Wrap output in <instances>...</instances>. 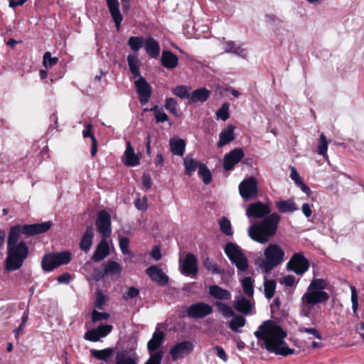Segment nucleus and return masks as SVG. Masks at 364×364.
I'll return each instance as SVG.
<instances>
[{
    "mask_svg": "<svg viewBox=\"0 0 364 364\" xmlns=\"http://www.w3.org/2000/svg\"><path fill=\"white\" fill-rule=\"evenodd\" d=\"M270 208L262 202L251 203L246 209V215L251 218H262L263 220L256 223L248 229L249 236L255 241L264 244L269 241L277 230L278 224L281 220L277 213H270Z\"/></svg>",
    "mask_w": 364,
    "mask_h": 364,
    "instance_id": "1",
    "label": "nucleus"
},
{
    "mask_svg": "<svg viewBox=\"0 0 364 364\" xmlns=\"http://www.w3.org/2000/svg\"><path fill=\"white\" fill-rule=\"evenodd\" d=\"M254 334L259 341H263L269 352L284 356L294 353V350L289 348L284 341L287 333L271 321L263 322Z\"/></svg>",
    "mask_w": 364,
    "mask_h": 364,
    "instance_id": "2",
    "label": "nucleus"
},
{
    "mask_svg": "<svg viewBox=\"0 0 364 364\" xmlns=\"http://www.w3.org/2000/svg\"><path fill=\"white\" fill-rule=\"evenodd\" d=\"M327 282L323 279H313L307 287L306 291L301 299V313L309 317L318 304L324 303L329 299V295L323 289L327 287Z\"/></svg>",
    "mask_w": 364,
    "mask_h": 364,
    "instance_id": "3",
    "label": "nucleus"
},
{
    "mask_svg": "<svg viewBox=\"0 0 364 364\" xmlns=\"http://www.w3.org/2000/svg\"><path fill=\"white\" fill-rule=\"evenodd\" d=\"M284 250L277 244H269L264 250L263 255L255 259V264L264 273L270 272L284 260Z\"/></svg>",
    "mask_w": 364,
    "mask_h": 364,
    "instance_id": "4",
    "label": "nucleus"
},
{
    "mask_svg": "<svg viewBox=\"0 0 364 364\" xmlns=\"http://www.w3.org/2000/svg\"><path fill=\"white\" fill-rule=\"evenodd\" d=\"M28 255L26 244L21 241L18 245L7 247L5 268L8 271H14L21 268Z\"/></svg>",
    "mask_w": 364,
    "mask_h": 364,
    "instance_id": "5",
    "label": "nucleus"
},
{
    "mask_svg": "<svg viewBox=\"0 0 364 364\" xmlns=\"http://www.w3.org/2000/svg\"><path fill=\"white\" fill-rule=\"evenodd\" d=\"M214 304L224 318H232L227 323L228 327L235 333H241L240 328L246 324L245 318L235 314L232 308L225 303L216 301Z\"/></svg>",
    "mask_w": 364,
    "mask_h": 364,
    "instance_id": "6",
    "label": "nucleus"
},
{
    "mask_svg": "<svg viewBox=\"0 0 364 364\" xmlns=\"http://www.w3.org/2000/svg\"><path fill=\"white\" fill-rule=\"evenodd\" d=\"M71 260L70 252L46 254L41 260V267L45 272H51L60 265L67 264Z\"/></svg>",
    "mask_w": 364,
    "mask_h": 364,
    "instance_id": "7",
    "label": "nucleus"
},
{
    "mask_svg": "<svg viewBox=\"0 0 364 364\" xmlns=\"http://www.w3.org/2000/svg\"><path fill=\"white\" fill-rule=\"evenodd\" d=\"M225 252L238 270L244 272L247 269L248 260L238 245L228 242L225 247Z\"/></svg>",
    "mask_w": 364,
    "mask_h": 364,
    "instance_id": "8",
    "label": "nucleus"
},
{
    "mask_svg": "<svg viewBox=\"0 0 364 364\" xmlns=\"http://www.w3.org/2000/svg\"><path fill=\"white\" fill-rule=\"evenodd\" d=\"M309 262L301 252L294 253L287 263V269L298 275H303L309 269Z\"/></svg>",
    "mask_w": 364,
    "mask_h": 364,
    "instance_id": "9",
    "label": "nucleus"
},
{
    "mask_svg": "<svg viewBox=\"0 0 364 364\" xmlns=\"http://www.w3.org/2000/svg\"><path fill=\"white\" fill-rule=\"evenodd\" d=\"M239 192L241 197L247 200L257 196V182L254 177L244 179L239 185Z\"/></svg>",
    "mask_w": 364,
    "mask_h": 364,
    "instance_id": "10",
    "label": "nucleus"
},
{
    "mask_svg": "<svg viewBox=\"0 0 364 364\" xmlns=\"http://www.w3.org/2000/svg\"><path fill=\"white\" fill-rule=\"evenodd\" d=\"M97 230L102 238H108L112 233L111 217L106 210L98 213L96 220Z\"/></svg>",
    "mask_w": 364,
    "mask_h": 364,
    "instance_id": "11",
    "label": "nucleus"
},
{
    "mask_svg": "<svg viewBox=\"0 0 364 364\" xmlns=\"http://www.w3.org/2000/svg\"><path fill=\"white\" fill-rule=\"evenodd\" d=\"M212 311L213 308L210 305L203 302H198L191 305L186 313L191 318H201L210 314Z\"/></svg>",
    "mask_w": 364,
    "mask_h": 364,
    "instance_id": "12",
    "label": "nucleus"
},
{
    "mask_svg": "<svg viewBox=\"0 0 364 364\" xmlns=\"http://www.w3.org/2000/svg\"><path fill=\"white\" fill-rule=\"evenodd\" d=\"M193 344L191 341H182L174 345L170 350V355L173 360H177L190 354L193 349Z\"/></svg>",
    "mask_w": 364,
    "mask_h": 364,
    "instance_id": "13",
    "label": "nucleus"
},
{
    "mask_svg": "<svg viewBox=\"0 0 364 364\" xmlns=\"http://www.w3.org/2000/svg\"><path fill=\"white\" fill-rule=\"evenodd\" d=\"M134 85L141 105H146L149 102L151 95V89L150 85L143 77L138 78L134 82Z\"/></svg>",
    "mask_w": 364,
    "mask_h": 364,
    "instance_id": "14",
    "label": "nucleus"
},
{
    "mask_svg": "<svg viewBox=\"0 0 364 364\" xmlns=\"http://www.w3.org/2000/svg\"><path fill=\"white\" fill-rule=\"evenodd\" d=\"M112 325H100L96 328L91 329L85 333L84 338L92 342L98 341L100 338L107 336L112 330Z\"/></svg>",
    "mask_w": 364,
    "mask_h": 364,
    "instance_id": "15",
    "label": "nucleus"
},
{
    "mask_svg": "<svg viewBox=\"0 0 364 364\" xmlns=\"http://www.w3.org/2000/svg\"><path fill=\"white\" fill-rule=\"evenodd\" d=\"M181 273L187 276H196L198 272L197 259L193 254H188L183 262L181 261Z\"/></svg>",
    "mask_w": 364,
    "mask_h": 364,
    "instance_id": "16",
    "label": "nucleus"
},
{
    "mask_svg": "<svg viewBox=\"0 0 364 364\" xmlns=\"http://www.w3.org/2000/svg\"><path fill=\"white\" fill-rule=\"evenodd\" d=\"M244 157V152L242 149H235L228 154H225L223 159V167L226 171L233 168Z\"/></svg>",
    "mask_w": 364,
    "mask_h": 364,
    "instance_id": "17",
    "label": "nucleus"
},
{
    "mask_svg": "<svg viewBox=\"0 0 364 364\" xmlns=\"http://www.w3.org/2000/svg\"><path fill=\"white\" fill-rule=\"evenodd\" d=\"M52 225L50 221L38 224L25 225L22 227V233L27 235H33L43 233L48 231Z\"/></svg>",
    "mask_w": 364,
    "mask_h": 364,
    "instance_id": "18",
    "label": "nucleus"
},
{
    "mask_svg": "<svg viewBox=\"0 0 364 364\" xmlns=\"http://www.w3.org/2000/svg\"><path fill=\"white\" fill-rule=\"evenodd\" d=\"M254 301L251 299H247L242 295H238L235 297L234 301L235 309L240 313L248 314L251 312L252 309L254 307Z\"/></svg>",
    "mask_w": 364,
    "mask_h": 364,
    "instance_id": "19",
    "label": "nucleus"
},
{
    "mask_svg": "<svg viewBox=\"0 0 364 364\" xmlns=\"http://www.w3.org/2000/svg\"><path fill=\"white\" fill-rule=\"evenodd\" d=\"M109 364H138V357L135 353L121 350L117 353L115 361Z\"/></svg>",
    "mask_w": 364,
    "mask_h": 364,
    "instance_id": "20",
    "label": "nucleus"
},
{
    "mask_svg": "<svg viewBox=\"0 0 364 364\" xmlns=\"http://www.w3.org/2000/svg\"><path fill=\"white\" fill-rule=\"evenodd\" d=\"M106 4L113 21L119 30L123 20L119 11V3L118 0H106Z\"/></svg>",
    "mask_w": 364,
    "mask_h": 364,
    "instance_id": "21",
    "label": "nucleus"
},
{
    "mask_svg": "<svg viewBox=\"0 0 364 364\" xmlns=\"http://www.w3.org/2000/svg\"><path fill=\"white\" fill-rule=\"evenodd\" d=\"M122 161L127 166H135L139 164V157L134 153V148L129 141H127Z\"/></svg>",
    "mask_w": 364,
    "mask_h": 364,
    "instance_id": "22",
    "label": "nucleus"
},
{
    "mask_svg": "<svg viewBox=\"0 0 364 364\" xmlns=\"http://www.w3.org/2000/svg\"><path fill=\"white\" fill-rule=\"evenodd\" d=\"M146 272L151 279V280L160 284L165 285L168 281V277L162 272L161 269L155 265L147 268Z\"/></svg>",
    "mask_w": 364,
    "mask_h": 364,
    "instance_id": "23",
    "label": "nucleus"
},
{
    "mask_svg": "<svg viewBox=\"0 0 364 364\" xmlns=\"http://www.w3.org/2000/svg\"><path fill=\"white\" fill-rule=\"evenodd\" d=\"M223 46L225 53H232L243 58L247 55V50L237 45L235 41H225L223 43Z\"/></svg>",
    "mask_w": 364,
    "mask_h": 364,
    "instance_id": "24",
    "label": "nucleus"
},
{
    "mask_svg": "<svg viewBox=\"0 0 364 364\" xmlns=\"http://www.w3.org/2000/svg\"><path fill=\"white\" fill-rule=\"evenodd\" d=\"M164 340V332L156 330L153 334L151 339L148 342L147 348L149 353H154L159 351V349L162 345Z\"/></svg>",
    "mask_w": 364,
    "mask_h": 364,
    "instance_id": "25",
    "label": "nucleus"
},
{
    "mask_svg": "<svg viewBox=\"0 0 364 364\" xmlns=\"http://www.w3.org/2000/svg\"><path fill=\"white\" fill-rule=\"evenodd\" d=\"M235 127L229 124L225 129L221 131L219 135L218 146L222 147L235 139Z\"/></svg>",
    "mask_w": 364,
    "mask_h": 364,
    "instance_id": "26",
    "label": "nucleus"
},
{
    "mask_svg": "<svg viewBox=\"0 0 364 364\" xmlns=\"http://www.w3.org/2000/svg\"><path fill=\"white\" fill-rule=\"evenodd\" d=\"M275 207L282 213H293L299 210L294 199L278 200L275 203Z\"/></svg>",
    "mask_w": 364,
    "mask_h": 364,
    "instance_id": "27",
    "label": "nucleus"
},
{
    "mask_svg": "<svg viewBox=\"0 0 364 364\" xmlns=\"http://www.w3.org/2000/svg\"><path fill=\"white\" fill-rule=\"evenodd\" d=\"M161 61L163 66L168 69L175 68L178 64V57L168 50H164L162 52Z\"/></svg>",
    "mask_w": 364,
    "mask_h": 364,
    "instance_id": "28",
    "label": "nucleus"
},
{
    "mask_svg": "<svg viewBox=\"0 0 364 364\" xmlns=\"http://www.w3.org/2000/svg\"><path fill=\"white\" fill-rule=\"evenodd\" d=\"M107 238H102L98 244L92 259L95 262H100L105 259L109 254V246L107 242Z\"/></svg>",
    "mask_w": 364,
    "mask_h": 364,
    "instance_id": "29",
    "label": "nucleus"
},
{
    "mask_svg": "<svg viewBox=\"0 0 364 364\" xmlns=\"http://www.w3.org/2000/svg\"><path fill=\"white\" fill-rule=\"evenodd\" d=\"M94 237V229L92 226L87 227L86 230L85 231L82 240L80 241V249L87 252L92 245V239Z\"/></svg>",
    "mask_w": 364,
    "mask_h": 364,
    "instance_id": "30",
    "label": "nucleus"
},
{
    "mask_svg": "<svg viewBox=\"0 0 364 364\" xmlns=\"http://www.w3.org/2000/svg\"><path fill=\"white\" fill-rule=\"evenodd\" d=\"M209 294L211 296L218 300L228 301L231 299V293L218 285L210 286Z\"/></svg>",
    "mask_w": 364,
    "mask_h": 364,
    "instance_id": "31",
    "label": "nucleus"
},
{
    "mask_svg": "<svg viewBox=\"0 0 364 364\" xmlns=\"http://www.w3.org/2000/svg\"><path fill=\"white\" fill-rule=\"evenodd\" d=\"M144 48L146 53L152 58H156L160 54V46L159 43L152 38L145 41Z\"/></svg>",
    "mask_w": 364,
    "mask_h": 364,
    "instance_id": "32",
    "label": "nucleus"
},
{
    "mask_svg": "<svg viewBox=\"0 0 364 364\" xmlns=\"http://www.w3.org/2000/svg\"><path fill=\"white\" fill-rule=\"evenodd\" d=\"M171 151L174 155L182 156L184 154L186 142L179 138H171L169 141Z\"/></svg>",
    "mask_w": 364,
    "mask_h": 364,
    "instance_id": "33",
    "label": "nucleus"
},
{
    "mask_svg": "<svg viewBox=\"0 0 364 364\" xmlns=\"http://www.w3.org/2000/svg\"><path fill=\"white\" fill-rule=\"evenodd\" d=\"M114 353L113 348H105L103 350L91 349L90 354L95 358L107 362L109 364L111 363L109 360Z\"/></svg>",
    "mask_w": 364,
    "mask_h": 364,
    "instance_id": "34",
    "label": "nucleus"
},
{
    "mask_svg": "<svg viewBox=\"0 0 364 364\" xmlns=\"http://www.w3.org/2000/svg\"><path fill=\"white\" fill-rule=\"evenodd\" d=\"M291 173H290V178L292 181H294L296 185L301 188V190L306 193L307 195H309L311 193V190L309 186H307L303 181L302 179L296 170V168L293 166L290 167Z\"/></svg>",
    "mask_w": 364,
    "mask_h": 364,
    "instance_id": "35",
    "label": "nucleus"
},
{
    "mask_svg": "<svg viewBox=\"0 0 364 364\" xmlns=\"http://www.w3.org/2000/svg\"><path fill=\"white\" fill-rule=\"evenodd\" d=\"M210 96V92L204 87L194 90L190 97V102L195 103L197 102H203L207 100Z\"/></svg>",
    "mask_w": 364,
    "mask_h": 364,
    "instance_id": "36",
    "label": "nucleus"
},
{
    "mask_svg": "<svg viewBox=\"0 0 364 364\" xmlns=\"http://www.w3.org/2000/svg\"><path fill=\"white\" fill-rule=\"evenodd\" d=\"M128 65L134 77H142L139 70V60L136 55H129L127 57Z\"/></svg>",
    "mask_w": 364,
    "mask_h": 364,
    "instance_id": "37",
    "label": "nucleus"
},
{
    "mask_svg": "<svg viewBox=\"0 0 364 364\" xmlns=\"http://www.w3.org/2000/svg\"><path fill=\"white\" fill-rule=\"evenodd\" d=\"M21 232H22V227L19 225L14 226L11 229L7 241V247L18 245V239Z\"/></svg>",
    "mask_w": 364,
    "mask_h": 364,
    "instance_id": "38",
    "label": "nucleus"
},
{
    "mask_svg": "<svg viewBox=\"0 0 364 364\" xmlns=\"http://www.w3.org/2000/svg\"><path fill=\"white\" fill-rule=\"evenodd\" d=\"M201 163H198L195 161L191 156H186L183 159V165L185 167V173L188 176H191L197 168H199V165Z\"/></svg>",
    "mask_w": 364,
    "mask_h": 364,
    "instance_id": "39",
    "label": "nucleus"
},
{
    "mask_svg": "<svg viewBox=\"0 0 364 364\" xmlns=\"http://www.w3.org/2000/svg\"><path fill=\"white\" fill-rule=\"evenodd\" d=\"M218 225L222 233L227 236H232L234 234L231 222L226 217L223 216L218 220Z\"/></svg>",
    "mask_w": 364,
    "mask_h": 364,
    "instance_id": "40",
    "label": "nucleus"
},
{
    "mask_svg": "<svg viewBox=\"0 0 364 364\" xmlns=\"http://www.w3.org/2000/svg\"><path fill=\"white\" fill-rule=\"evenodd\" d=\"M122 270V266L114 261L107 262L105 267V274L119 276Z\"/></svg>",
    "mask_w": 364,
    "mask_h": 364,
    "instance_id": "41",
    "label": "nucleus"
},
{
    "mask_svg": "<svg viewBox=\"0 0 364 364\" xmlns=\"http://www.w3.org/2000/svg\"><path fill=\"white\" fill-rule=\"evenodd\" d=\"M242 286L244 293L249 297H252L254 295V282L251 277H244L242 281Z\"/></svg>",
    "mask_w": 364,
    "mask_h": 364,
    "instance_id": "42",
    "label": "nucleus"
},
{
    "mask_svg": "<svg viewBox=\"0 0 364 364\" xmlns=\"http://www.w3.org/2000/svg\"><path fill=\"white\" fill-rule=\"evenodd\" d=\"M276 282L273 279H264V295L267 299H270L273 297L275 289H276Z\"/></svg>",
    "mask_w": 364,
    "mask_h": 364,
    "instance_id": "43",
    "label": "nucleus"
},
{
    "mask_svg": "<svg viewBox=\"0 0 364 364\" xmlns=\"http://www.w3.org/2000/svg\"><path fill=\"white\" fill-rule=\"evenodd\" d=\"M198 175L200 178H202L203 183L205 185H208L211 182V173L204 164H200L199 165Z\"/></svg>",
    "mask_w": 364,
    "mask_h": 364,
    "instance_id": "44",
    "label": "nucleus"
},
{
    "mask_svg": "<svg viewBox=\"0 0 364 364\" xmlns=\"http://www.w3.org/2000/svg\"><path fill=\"white\" fill-rule=\"evenodd\" d=\"M143 37L132 36L129 38L128 45L133 51H138L144 44Z\"/></svg>",
    "mask_w": 364,
    "mask_h": 364,
    "instance_id": "45",
    "label": "nucleus"
},
{
    "mask_svg": "<svg viewBox=\"0 0 364 364\" xmlns=\"http://www.w3.org/2000/svg\"><path fill=\"white\" fill-rule=\"evenodd\" d=\"M318 154L323 157H327L328 141L323 134L320 135V143L318 146Z\"/></svg>",
    "mask_w": 364,
    "mask_h": 364,
    "instance_id": "46",
    "label": "nucleus"
},
{
    "mask_svg": "<svg viewBox=\"0 0 364 364\" xmlns=\"http://www.w3.org/2000/svg\"><path fill=\"white\" fill-rule=\"evenodd\" d=\"M58 61L56 57H52L50 52H46L43 55V64L46 68H50L55 65Z\"/></svg>",
    "mask_w": 364,
    "mask_h": 364,
    "instance_id": "47",
    "label": "nucleus"
},
{
    "mask_svg": "<svg viewBox=\"0 0 364 364\" xmlns=\"http://www.w3.org/2000/svg\"><path fill=\"white\" fill-rule=\"evenodd\" d=\"M177 106L178 104L175 99L169 97L166 100V109L176 117L178 116Z\"/></svg>",
    "mask_w": 364,
    "mask_h": 364,
    "instance_id": "48",
    "label": "nucleus"
},
{
    "mask_svg": "<svg viewBox=\"0 0 364 364\" xmlns=\"http://www.w3.org/2000/svg\"><path fill=\"white\" fill-rule=\"evenodd\" d=\"M190 90L191 88L189 87L178 85L173 90V93L182 99H184L188 97V92Z\"/></svg>",
    "mask_w": 364,
    "mask_h": 364,
    "instance_id": "49",
    "label": "nucleus"
},
{
    "mask_svg": "<svg viewBox=\"0 0 364 364\" xmlns=\"http://www.w3.org/2000/svg\"><path fill=\"white\" fill-rule=\"evenodd\" d=\"M350 291H351L352 309H353V314L355 315H357V311L358 309V296L357 290H356L355 287L353 286H351Z\"/></svg>",
    "mask_w": 364,
    "mask_h": 364,
    "instance_id": "50",
    "label": "nucleus"
},
{
    "mask_svg": "<svg viewBox=\"0 0 364 364\" xmlns=\"http://www.w3.org/2000/svg\"><path fill=\"white\" fill-rule=\"evenodd\" d=\"M154 112L155 118L157 122H164L168 120L167 114L164 112L162 109H159L157 106H155L151 109Z\"/></svg>",
    "mask_w": 364,
    "mask_h": 364,
    "instance_id": "51",
    "label": "nucleus"
},
{
    "mask_svg": "<svg viewBox=\"0 0 364 364\" xmlns=\"http://www.w3.org/2000/svg\"><path fill=\"white\" fill-rule=\"evenodd\" d=\"M109 318V314L105 312H99L97 310H93L92 312V320L94 323L107 320Z\"/></svg>",
    "mask_w": 364,
    "mask_h": 364,
    "instance_id": "52",
    "label": "nucleus"
},
{
    "mask_svg": "<svg viewBox=\"0 0 364 364\" xmlns=\"http://www.w3.org/2000/svg\"><path fill=\"white\" fill-rule=\"evenodd\" d=\"M163 357L162 351L150 353V358L144 364H161Z\"/></svg>",
    "mask_w": 364,
    "mask_h": 364,
    "instance_id": "53",
    "label": "nucleus"
},
{
    "mask_svg": "<svg viewBox=\"0 0 364 364\" xmlns=\"http://www.w3.org/2000/svg\"><path fill=\"white\" fill-rule=\"evenodd\" d=\"M217 117L223 121H226L229 118V106L224 104L216 113Z\"/></svg>",
    "mask_w": 364,
    "mask_h": 364,
    "instance_id": "54",
    "label": "nucleus"
},
{
    "mask_svg": "<svg viewBox=\"0 0 364 364\" xmlns=\"http://www.w3.org/2000/svg\"><path fill=\"white\" fill-rule=\"evenodd\" d=\"M299 331L312 335L314 338L321 340L322 337L320 332L315 328H306L304 326L299 327Z\"/></svg>",
    "mask_w": 364,
    "mask_h": 364,
    "instance_id": "55",
    "label": "nucleus"
},
{
    "mask_svg": "<svg viewBox=\"0 0 364 364\" xmlns=\"http://www.w3.org/2000/svg\"><path fill=\"white\" fill-rule=\"evenodd\" d=\"M204 266L207 269L212 272L214 274H220L221 271L218 266L213 264L209 259H206L203 262Z\"/></svg>",
    "mask_w": 364,
    "mask_h": 364,
    "instance_id": "56",
    "label": "nucleus"
},
{
    "mask_svg": "<svg viewBox=\"0 0 364 364\" xmlns=\"http://www.w3.org/2000/svg\"><path fill=\"white\" fill-rule=\"evenodd\" d=\"M129 240L127 237H123L119 239V247L124 255L129 254Z\"/></svg>",
    "mask_w": 364,
    "mask_h": 364,
    "instance_id": "57",
    "label": "nucleus"
},
{
    "mask_svg": "<svg viewBox=\"0 0 364 364\" xmlns=\"http://www.w3.org/2000/svg\"><path fill=\"white\" fill-rule=\"evenodd\" d=\"M139 294V291L138 289L131 287H129L127 292L124 295V298L125 299H129L136 297Z\"/></svg>",
    "mask_w": 364,
    "mask_h": 364,
    "instance_id": "58",
    "label": "nucleus"
},
{
    "mask_svg": "<svg viewBox=\"0 0 364 364\" xmlns=\"http://www.w3.org/2000/svg\"><path fill=\"white\" fill-rule=\"evenodd\" d=\"M135 206L139 210H145L147 208V200L146 197L139 198L135 201Z\"/></svg>",
    "mask_w": 364,
    "mask_h": 364,
    "instance_id": "59",
    "label": "nucleus"
},
{
    "mask_svg": "<svg viewBox=\"0 0 364 364\" xmlns=\"http://www.w3.org/2000/svg\"><path fill=\"white\" fill-rule=\"evenodd\" d=\"M105 296L103 295V294L100 291H97V295H96V300H95V306L100 309H102L103 304L105 302Z\"/></svg>",
    "mask_w": 364,
    "mask_h": 364,
    "instance_id": "60",
    "label": "nucleus"
},
{
    "mask_svg": "<svg viewBox=\"0 0 364 364\" xmlns=\"http://www.w3.org/2000/svg\"><path fill=\"white\" fill-rule=\"evenodd\" d=\"M72 279L71 274L65 272L58 277L57 280L60 284H68Z\"/></svg>",
    "mask_w": 364,
    "mask_h": 364,
    "instance_id": "61",
    "label": "nucleus"
},
{
    "mask_svg": "<svg viewBox=\"0 0 364 364\" xmlns=\"http://www.w3.org/2000/svg\"><path fill=\"white\" fill-rule=\"evenodd\" d=\"M142 184L146 190L151 187V178L149 174L144 173L142 176Z\"/></svg>",
    "mask_w": 364,
    "mask_h": 364,
    "instance_id": "62",
    "label": "nucleus"
},
{
    "mask_svg": "<svg viewBox=\"0 0 364 364\" xmlns=\"http://www.w3.org/2000/svg\"><path fill=\"white\" fill-rule=\"evenodd\" d=\"M282 283L287 287H292L295 284V277L292 275H287L283 278Z\"/></svg>",
    "mask_w": 364,
    "mask_h": 364,
    "instance_id": "63",
    "label": "nucleus"
},
{
    "mask_svg": "<svg viewBox=\"0 0 364 364\" xmlns=\"http://www.w3.org/2000/svg\"><path fill=\"white\" fill-rule=\"evenodd\" d=\"M301 210L306 218H309L311 215V208L309 203H304L301 207Z\"/></svg>",
    "mask_w": 364,
    "mask_h": 364,
    "instance_id": "64",
    "label": "nucleus"
}]
</instances>
